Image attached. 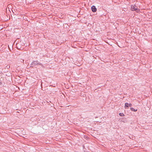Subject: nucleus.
Instances as JSON below:
<instances>
[{
    "label": "nucleus",
    "instance_id": "nucleus-5",
    "mask_svg": "<svg viewBox=\"0 0 152 152\" xmlns=\"http://www.w3.org/2000/svg\"><path fill=\"white\" fill-rule=\"evenodd\" d=\"M125 107H129V103H125Z\"/></svg>",
    "mask_w": 152,
    "mask_h": 152
},
{
    "label": "nucleus",
    "instance_id": "nucleus-2",
    "mask_svg": "<svg viewBox=\"0 0 152 152\" xmlns=\"http://www.w3.org/2000/svg\"><path fill=\"white\" fill-rule=\"evenodd\" d=\"M131 10L132 11H135L137 12H138L139 10V9H137V7L136 6L133 5H132L131 6Z\"/></svg>",
    "mask_w": 152,
    "mask_h": 152
},
{
    "label": "nucleus",
    "instance_id": "nucleus-3",
    "mask_svg": "<svg viewBox=\"0 0 152 152\" xmlns=\"http://www.w3.org/2000/svg\"><path fill=\"white\" fill-rule=\"evenodd\" d=\"M91 9L93 12H95L96 11L97 9L94 6H93L91 7Z\"/></svg>",
    "mask_w": 152,
    "mask_h": 152
},
{
    "label": "nucleus",
    "instance_id": "nucleus-1",
    "mask_svg": "<svg viewBox=\"0 0 152 152\" xmlns=\"http://www.w3.org/2000/svg\"><path fill=\"white\" fill-rule=\"evenodd\" d=\"M31 65L33 66H35L36 65H40L42 66H43L42 64L40 63L38 61H33L31 63Z\"/></svg>",
    "mask_w": 152,
    "mask_h": 152
},
{
    "label": "nucleus",
    "instance_id": "nucleus-6",
    "mask_svg": "<svg viewBox=\"0 0 152 152\" xmlns=\"http://www.w3.org/2000/svg\"><path fill=\"white\" fill-rule=\"evenodd\" d=\"M119 115L121 116H124V114L123 113H119Z\"/></svg>",
    "mask_w": 152,
    "mask_h": 152
},
{
    "label": "nucleus",
    "instance_id": "nucleus-4",
    "mask_svg": "<svg viewBox=\"0 0 152 152\" xmlns=\"http://www.w3.org/2000/svg\"><path fill=\"white\" fill-rule=\"evenodd\" d=\"M130 110H131V111H133L134 112H136L137 110V109L135 110V109H134V108L133 107H131Z\"/></svg>",
    "mask_w": 152,
    "mask_h": 152
},
{
    "label": "nucleus",
    "instance_id": "nucleus-7",
    "mask_svg": "<svg viewBox=\"0 0 152 152\" xmlns=\"http://www.w3.org/2000/svg\"><path fill=\"white\" fill-rule=\"evenodd\" d=\"M129 107H132V104H129Z\"/></svg>",
    "mask_w": 152,
    "mask_h": 152
}]
</instances>
